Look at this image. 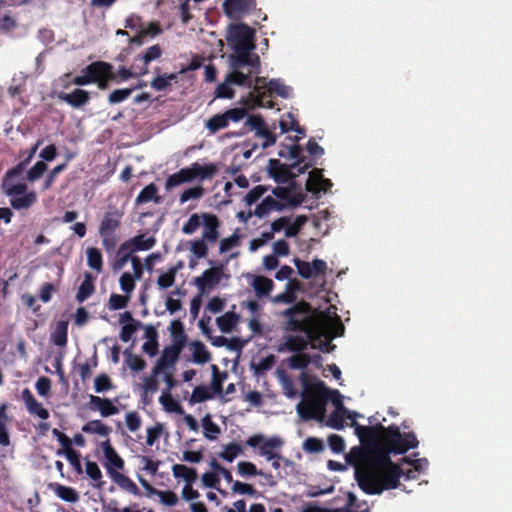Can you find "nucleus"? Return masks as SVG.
Here are the masks:
<instances>
[{
  "label": "nucleus",
  "mask_w": 512,
  "mask_h": 512,
  "mask_svg": "<svg viewBox=\"0 0 512 512\" xmlns=\"http://www.w3.org/2000/svg\"><path fill=\"white\" fill-rule=\"evenodd\" d=\"M403 470L391 460L390 454L380 448L365 453V461L355 463V478L363 492L379 495L384 490L398 487Z\"/></svg>",
  "instance_id": "nucleus-1"
},
{
  "label": "nucleus",
  "mask_w": 512,
  "mask_h": 512,
  "mask_svg": "<svg viewBox=\"0 0 512 512\" xmlns=\"http://www.w3.org/2000/svg\"><path fill=\"white\" fill-rule=\"evenodd\" d=\"M403 470L391 460L390 454L380 448L365 453V461L355 463V478L363 492L379 495L384 490L398 487Z\"/></svg>",
  "instance_id": "nucleus-2"
},
{
  "label": "nucleus",
  "mask_w": 512,
  "mask_h": 512,
  "mask_svg": "<svg viewBox=\"0 0 512 512\" xmlns=\"http://www.w3.org/2000/svg\"><path fill=\"white\" fill-rule=\"evenodd\" d=\"M234 52L235 54L229 57L231 71L226 74L224 81L217 86L214 96H234V86H251L250 77L238 69L244 66L257 68L260 64V58L252 53L253 50H235Z\"/></svg>",
  "instance_id": "nucleus-3"
},
{
  "label": "nucleus",
  "mask_w": 512,
  "mask_h": 512,
  "mask_svg": "<svg viewBox=\"0 0 512 512\" xmlns=\"http://www.w3.org/2000/svg\"><path fill=\"white\" fill-rule=\"evenodd\" d=\"M302 401L297 404L296 410L304 421H323L326 415V406L329 401L330 388L324 382L315 379L313 382L304 381Z\"/></svg>",
  "instance_id": "nucleus-4"
},
{
  "label": "nucleus",
  "mask_w": 512,
  "mask_h": 512,
  "mask_svg": "<svg viewBox=\"0 0 512 512\" xmlns=\"http://www.w3.org/2000/svg\"><path fill=\"white\" fill-rule=\"evenodd\" d=\"M281 316L285 318L283 329L286 332L304 333L308 338L314 337V321L312 306L301 300L293 306L282 311Z\"/></svg>",
  "instance_id": "nucleus-5"
},
{
  "label": "nucleus",
  "mask_w": 512,
  "mask_h": 512,
  "mask_svg": "<svg viewBox=\"0 0 512 512\" xmlns=\"http://www.w3.org/2000/svg\"><path fill=\"white\" fill-rule=\"evenodd\" d=\"M382 445L388 454H403L409 449L416 448L419 444L413 432L401 433L397 425L392 424L381 430Z\"/></svg>",
  "instance_id": "nucleus-6"
},
{
  "label": "nucleus",
  "mask_w": 512,
  "mask_h": 512,
  "mask_svg": "<svg viewBox=\"0 0 512 512\" xmlns=\"http://www.w3.org/2000/svg\"><path fill=\"white\" fill-rule=\"evenodd\" d=\"M354 427L355 433L364 448L362 450H352L348 457L349 462H352V459H355V463H362L365 461V453L367 451L376 448L384 450V446L380 443L381 430H384V426L382 424L379 423L375 426H363L354 422Z\"/></svg>",
  "instance_id": "nucleus-7"
},
{
  "label": "nucleus",
  "mask_w": 512,
  "mask_h": 512,
  "mask_svg": "<svg viewBox=\"0 0 512 512\" xmlns=\"http://www.w3.org/2000/svg\"><path fill=\"white\" fill-rule=\"evenodd\" d=\"M115 78L116 74L111 64L96 61L83 68L81 74L76 76L73 82L78 86L96 83L99 88L104 89L108 86L109 82L114 81Z\"/></svg>",
  "instance_id": "nucleus-8"
},
{
  "label": "nucleus",
  "mask_w": 512,
  "mask_h": 512,
  "mask_svg": "<svg viewBox=\"0 0 512 512\" xmlns=\"http://www.w3.org/2000/svg\"><path fill=\"white\" fill-rule=\"evenodd\" d=\"M123 213L115 207H109L104 213L99 224V235L102 240V246L107 253L115 250L119 237L117 231L121 227Z\"/></svg>",
  "instance_id": "nucleus-9"
},
{
  "label": "nucleus",
  "mask_w": 512,
  "mask_h": 512,
  "mask_svg": "<svg viewBox=\"0 0 512 512\" xmlns=\"http://www.w3.org/2000/svg\"><path fill=\"white\" fill-rule=\"evenodd\" d=\"M3 189L9 197L11 207L17 211H27L37 202L36 192L28 191V186L25 183L4 180Z\"/></svg>",
  "instance_id": "nucleus-10"
},
{
  "label": "nucleus",
  "mask_w": 512,
  "mask_h": 512,
  "mask_svg": "<svg viewBox=\"0 0 512 512\" xmlns=\"http://www.w3.org/2000/svg\"><path fill=\"white\" fill-rule=\"evenodd\" d=\"M255 30L245 23L230 24L227 29L226 40L235 50H254Z\"/></svg>",
  "instance_id": "nucleus-11"
},
{
  "label": "nucleus",
  "mask_w": 512,
  "mask_h": 512,
  "mask_svg": "<svg viewBox=\"0 0 512 512\" xmlns=\"http://www.w3.org/2000/svg\"><path fill=\"white\" fill-rule=\"evenodd\" d=\"M246 125L249 126L251 130L255 131L257 138L264 139L261 144L262 148L266 149L276 143L277 135L269 129L261 115H249L246 120Z\"/></svg>",
  "instance_id": "nucleus-12"
},
{
  "label": "nucleus",
  "mask_w": 512,
  "mask_h": 512,
  "mask_svg": "<svg viewBox=\"0 0 512 512\" xmlns=\"http://www.w3.org/2000/svg\"><path fill=\"white\" fill-rule=\"evenodd\" d=\"M293 169L296 168L283 164L278 159H270L268 162L269 174L277 183H287L297 177L299 174L293 172Z\"/></svg>",
  "instance_id": "nucleus-13"
},
{
  "label": "nucleus",
  "mask_w": 512,
  "mask_h": 512,
  "mask_svg": "<svg viewBox=\"0 0 512 512\" xmlns=\"http://www.w3.org/2000/svg\"><path fill=\"white\" fill-rule=\"evenodd\" d=\"M255 7L256 0H224L222 4L225 15L231 19L249 13Z\"/></svg>",
  "instance_id": "nucleus-14"
},
{
  "label": "nucleus",
  "mask_w": 512,
  "mask_h": 512,
  "mask_svg": "<svg viewBox=\"0 0 512 512\" xmlns=\"http://www.w3.org/2000/svg\"><path fill=\"white\" fill-rule=\"evenodd\" d=\"M203 232L202 237L209 243H214L219 238L220 221L215 214L203 212L201 214Z\"/></svg>",
  "instance_id": "nucleus-15"
},
{
  "label": "nucleus",
  "mask_w": 512,
  "mask_h": 512,
  "mask_svg": "<svg viewBox=\"0 0 512 512\" xmlns=\"http://www.w3.org/2000/svg\"><path fill=\"white\" fill-rule=\"evenodd\" d=\"M183 349L173 345L164 348L161 357L157 360L152 369L154 375L160 374L165 368L172 367L178 360Z\"/></svg>",
  "instance_id": "nucleus-16"
},
{
  "label": "nucleus",
  "mask_w": 512,
  "mask_h": 512,
  "mask_svg": "<svg viewBox=\"0 0 512 512\" xmlns=\"http://www.w3.org/2000/svg\"><path fill=\"white\" fill-rule=\"evenodd\" d=\"M256 86L259 88H265L266 92L270 95L275 94L276 96H289L293 93V88L286 85L281 79H270L267 81L264 78L257 79Z\"/></svg>",
  "instance_id": "nucleus-17"
},
{
  "label": "nucleus",
  "mask_w": 512,
  "mask_h": 512,
  "mask_svg": "<svg viewBox=\"0 0 512 512\" xmlns=\"http://www.w3.org/2000/svg\"><path fill=\"white\" fill-rule=\"evenodd\" d=\"M156 239L153 236L146 237L145 234H139L124 241L121 244V250H130V252L147 251L154 247Z\"/></svg>",
  "instance_id": "nucleus-18"
},
{
  "label": "nucleus",
  "mask_w": 512,
  "mask_h": 512,
  "mask_svg": "<svg viewBox=\"0 0 512 512\" xmlns=\"http://www.w3.org/2000/svg\"><path fill=\"white\" fill-rule=\"evenodd\" d=\"M312 338H308V335L305 334V336L302 335H289L285 337V341L283 344H281L278 347L279 352L283 351H289V352H296V353H302L305 351L309 346V341Z\"/></svg>",
  "instance_id": "nucleus-19"
},
{
  "label": "nucleus",
  "mask_w": 512,
  "mask_h": 512,
  "mask_svg": "<svg viewBox=\"0 0 512 512\" xmlns=\"http://www.w3.org/2000/svg\"><path fill=\"white\" fill-rule=\"evenodd\" d=\"M222 277L221 267H212L205 270L200 277L195 279V285L204 291L206 288H212L217 285Z\"/></svg>",
  "instance_id": "nucleus-20"
},
{
  "label": "nucleus",
  "mask_w": 512,
  "mask_h": 512,
  "mask_svg": "<svg viewBox=\"0 0 512 512\" xmlns=\"http://www.w3.org/2000/svg\"><path fill=\"white\" fill-rule=\"evenodd\" d=\"M188 170L191 175V181H194L195 179L203 181L206 179H212L217 174L218 167L215 163L201 165L198 162H195L188 167Z\"/></svg>",
  "instance_id": "nucleus-21"
},
{
  "label": "nucleus",
  "mask_w": 512,
  "mask_h": 512,
  "mask_svg": "<svg viewBox=\"0 0 512 512\" xmlns=\"http://www.w3.org/2000/svg\"><path fill=\"white\" fill-rule=\"evenodd\" d=\"M287 153L289 154V159L294 160L292 167L297 169L298 174H304L309 168L314 165L313 161L305 162V157L303 156V149L298 144H292L287 148Z\"/></svg>",
  "instance_id": "nucleus-22"
},
{
  "label": "nucleus",
  "mask_w": 512,
  "mask_h": 512,
  "mask_svg": "<svg viewBox=\"0 0 512 512\" xmlns=\"http://www.w3.org/2000/svg\"><path fill=\"white\" fill-rule=\"evenodd\" d=\"M22 399L25 403L26 409L30 414L36 415L43 420L49 418L48 410L44 408L42 404L35 399V397L28 388H25L22 391Z\"/></svg>",
  "instance_id": "nucleus-23"
},
{
  "label": "nucleus",
  "mask_w": 512,
  "mask_h": 512,
  "mask_svg": "<svg viewBox=\"0 0 512 512\" xmlns=\"http://www.w3.org/2000/svg\"><path fill=\"white\" fill-rule=\"evenodd\" d=\"M101 448L104 453V457L107 461L105 464L106 469L122 470L124 468V460L118 455L116 450L113 448L111 441L107 438L106 441L101 443Z\"/></svg>",
  "instance_id": "nucleus-24"
},
{
  "label": "nucleus",
  "mask_w": 512,
  "mask_h": 512,
  "mask_svg": "<svg viewBox=\"0 0 512 512\" xmlns=\"http://www.w3.org/2000/svg\"><path fill=\"white\" fill-rule=\"evenodd\" d=\"M108 474L112 478V480L123 490L131 493L134 496L140 495V490L137 485L126 475L108 468Z\"/></svg>",
  "instance_id": "nucleus-25"
},
{
  "label": "nucleus",
  "mask_w": 512,
  "mask_h": 512,
  "mask_svg": "<svg viewBox=\"0 0 512 512\" xmlns=\"http://www.w3.org/2000/svg\"><path fill=\"white\" fill-rule=\"evenodd\" d=\"M282 445L283 441L279 437H271L260 446L259 455L267 460L283 459V456L275 451Z\"/></svg>",
  "instance_id": "nucleus-26"
},
{
  "label": "nucleus",
  "mask_w": 512,
  "mask_h": 512,
  "mask_svg": "<svg viewBox=\"0 0 512 512\" xmlns=\"http://www.w3.org/2000/svg\"><path fill=\"white\" fill-rule=\"evenodd\" d=\"M285 208V204L274 199L272 196H267L263 201L256 207L254 215L259 218H263L268 215L271 211H282Z\"/></svg>",
  "instance_id": "nucleus-27"
},
{
  "label": "nucleus",
  "mask_w": 512,
  "mask_h": 512,
  "mask_svg": "<svg viewBox=\"0 0 512 512\" xmlns=\"http://www.w3.org/2000/svg\"><path fill=\"white\" fill-rule=\"evenodd\" d=\"M279 126L281 129V134L287 133L288 131H295L302 136H305L306 134L305 128L299 125L296 116L292 112H287L285 115H283L279 122Z\"/></svg>",
  "instance_id": "nucleus-28"
},
{
  "label": "nucleus",
  "mask_w": 512,
  "mask_h": 512,
  "mask_svg": "<svg viewBox=\"0 0 512 512\" xmlns=\"http://www.w3.org/2000/svg\"><path fill=\"white\" fill-rule=\"evenodd\" d=\"M169 330L172 345L183 349L187 341L183 323L180 320H173L170 324Z\"/></svg>",
  "instance_id": "nucleus-29"
},
{
  "label": "nucleus",
  "mask_w": 512,
  "mask_h": 512,
  "mask_svg": "<svg viewBox=\"0 0 512 512\" xmlns=\"http://www.w3.org/2000/svg\"><path fill=\"white\" fill-rule=\"evenodd\" d=\"M51 341L56 346H66L68 341V321L67 320H60L58 321L52 332H51Z\"/></svg>",
  "instance_id": "nucleus-30"
},
{
  "label": "nucleus",
  "mask_w": 512,
  "mask_h": 512,
  "mask_svg": "<svg viewBox=\"0 0 512 512\" xmlns=\"http://www.w3.org/2000/svg\"><path fill=\"white\" fill-rule=\"evenodd\" d=\"M95 277L91 274L86 272L84 274V279L82 283L80 284L77 294H76V300L80 303L84 302L86 299H88L95 291V285H94Z\"/></svg>",
  "instance_id": "nucleus-31"
},
{
  "label": "nucleus",
  "mask_w": 512,
  "mask_h": 512,
  "mask_svg": "<svg viewBox=\"0 0 512 512\" xmlns=\"http://www.w3.org/2000/svg\"><path fill=\"white\" fill-rule=\"evenodd\" d=\"M347 416L349 419L352 420V425L354 426L355 417L358 416V413L356 412H344L341 410H334L328 420L327 425L333 429L336 430H342L344 428V417Z\"/></svg>",
  "instance_id": "nucleus-32"
},
{
  "label": "nucleus",
  "mask_w": 512,
  "mask_h": 512,
  "mask_svg": "<svg viewBox=\"0 0 512 512\" xmlns=\"http://www.w3.org/2000/svg\"><path fill=\"white\" fill-rule=\"evenodd\" d=\"M153 201L155 203L161 202V197L158 195V187L154 183L145 186L136 197V204H144Z\"/></svg>",
  "instance_id": "nucleus-33"
},
{
  "label": "nucleus",
  "mask_w": 512,
  "mask_h": 512,
  "mask_svg": "<svg viewBox=\"0 0 512 512\" xmlns=\"http://www.w3.org/2000/svg\"><path fill=\"white\" fill-rule=\"evenodd\" d=\"M252 286L259 298L268 296L274 288V282L264 276H255Z\"/></svg>",
  "instance_id": "nucleus-34"
},
{
  "label": "nucleus",
  "mask_w": 512,
  "mask_h": 512,
  "mask_svg": "<svg viewBox=\"0 0 512 512\" xmlns=\"http://www.w3.org/2000/svg\"><path fill=\"white\" fill-rule=\"evenodd\" d=\"M172 473L175 478L184 479L186 484H193L198 477L196 469L183 464H174L172 466Z\"/></svg>",
  "instance_id": "nucleus-35"
},
{
  "label": "nucleus",
  "mask_w": 512,
  "mask_h": 512,
  "mask_svg": "<svg viewBox=\"0 0 512 512\" xmlns=\"http://www.w3.org/2000/svg\"><path fill=\"white\" fill-rule=\"evenodd\" d=\"M192 349L193 362L196 364H205L210 361L211 354L201 341H193L190 343Z\"/></svg>",
  "instance_id": "nucleus-36"
},
{
  "label": "nucleus",
  "mask_w": 512,
  "mask_h": 512,
  "mask_svg": "<svg viewBox=\"0 0 512 512\" xmlns=\"http://www.w3.org/2000/svg\"><path fill=\"white\" fill-rule=\"evenodd\" d=\"M81 430L87 434H97L103 437H108L111 433V428L101 420H91L84 424Z\"/></svg>",
  "instance_id": "nucleus-37"
},
{
  "label": "nucleus",
  "mask_w": 512,
  "mask_h": 512,
  "mask_svg": "<svg viewBox=\"0 0 512 512\" xmlns=\"http://www.w3.org/2000/svg\"><path fill=\"white\" fill-rule=\"evenodd\" d=\"M87 265L97 273L103 271V257L101 251L96 247H89L86 250Z\"/></svg>",
  "instance_id": "nucleus-38"
},
{
  "label": "nucleus",
  "mask_w": 512,
  "mask_h": 512,
  "mask_svg": "<svg viewBox=\"0 0 512 512\" xmlns=\"http://www.w3.org/2000/svg\"><path fill=\"white\" fill-rule=\"evenodd\" d=\"M212 370V381L210 385V390L215 394H222L223 392V382L228 377L227 372H221L217 365H211Z\"/></svg>",
  "instance_id": "nucleus-39"
},
{
  "label": "nucleus",
  "mask_w": 512,
  "mask_h": 512,
  "mask_svg": "<svg viewBox=\"0 0 512 512\" xmlns=\"http://www.w3.org/2000/svg\"><path fill=\"white\" fill-rule=\"evenodd\" d=\"M186 182H192L188 167L182 168L178 172L170 175L166 180L165 188L170 190Z\"/></svg>",
  "instance_id": "nucleus-40"
},
{
  "label": "nucleus",
  "mask_w": 512,
  "mask_h": 512,
  "mask_svg": "<svg viewBox=\"0 0 512 512\" xmlns=\"http://www.w3.org/2000/svg\"><path fill=\"white\" fill-rule=\"evenodd\" d=\"M239 321V315L234 312H226L222 316L216 319V323L219 329L224 333H229L237 325Z\"/></svg>",
  "instance_id": "nucleus-41"
},
{
  "label": "nucleus",
  "mask_w": 512,
  "mask_h": 512,
  "mask_svg": "<svg viewBox=\"0 0 512 512\" xmlns=\"http://www.w3.org/2000/svg\"><path fill=\"white\" fill-rule=\"evenodd\" d=\"M86 475L94 481V487L102 489L105 482L102 480V472L96 462L86 461L85 465Z\"/></svg>",
  "instance_id": "nucleus-42"
},
{
  "label": "nucleus",
  "mask_w": 512,
  "mask_h": 512,
  "mask_svg": "<svg viewBox=\"0 0 512 512\" xmlns=\"http://www.w3.org/2000/svg\"><path fill=\"white\" fill-rule=\"evenodd\" d=\"M54 492L60 499L66 502L75 503L79 500L78 492L72 487L56 483L54 486Z\"/></svg>",
  "instance_id": "nucleus-43"
},
{
  "label": "nucleus",
  "mask_w": 512,
  "mask_h": 512,
  "mask_svg": "<svg viewBox=\"0 0 512 512\" xmlns=\"http://www.w3.org/2000/svg\"><path fill=\"white\" fill-rule=\"evenodd\" d=\"M214 394L210 391V388L205 385L196 386L193 389L192 395L189 399L190 404L202 403L209 399H212Z\"/></svg>",
  "instance_id": "nucleus-44"
},
{
  "label": "nucleus",
  "mask_w": 512,
  "mask_h": 512,
  "mask_svg": "<svg viewBox=\"0 0 512 512\" xmlns=\"http://www.w3.org/2000/svg\"><path fill=\"white\" fill-rule=\"evenodd\" d=\"M243 453L240 444L231 442L223 447V451L219 453V457L227 462H232L238 455Z\"/></svg>",
  "instance_id": "nucleus-45"
},
{
  "label": "nucleus",
  "mask_w": 512,
  "mask_h": 512,
  "mask_svg": "<svg viewBox=\"0 0 512 512\" xmlns=\"http://www.w3.org/2000/svg\"><path fill=\"white\" fill-rule=\"evenodd\" d=\"M202 426L204 429V436L208 440H215L217 435L220 434V427L212 421L211 415L206 414L202 419Z\"/></svg>",
  "instance_id": "nucleus-46"
},
{
  "label": "nucleus",
  "mask_w": 512,
  "mask_h": 512,
  "mask_svg": "<svg viewBox=\"0 0 512 512\" xmlns=\"http://www.w3.org/2000/svg\"><path fill=\"white\" fill-rule=\"evenodd\" d=\"M322 169L315 168L309 173V178L306 182V190L308 192L317 193L320 191V183L323 180Z\"/></svg>",
  "instance_id": "nucleus-47"
},
{
  "label": "nucleus",
  "mask_w": 512,
  "mask_h": 512,
  "mask_svg": "<svg viewBox=\"0 0 512 512\" xmlns=\"http://www.w3.org/2000/svg\"><path fill=\"white\" fill-rule=\"evenodd\" d=\"M177 77L176 73L159 75L152 80L151 86L156 91H164L172 82H176Z\"/></svg>",
  "instance_id": "nucleus-48"
},
{
  "label": "nucleus",
  "mask_w": 512,
  "mask_h": 512,
  "mask_svg": "<svg viewBox=\"0 0 512 512\" xmlns=\"http://www.w3.org/2000/svg\"><path fill=\"white\" fill-rule=\"evenodd\" d=\"M182 267L180 263L177 267L170 268L167 272L159 275L157 284L161 289H167L171 287L175 282V276L179 268Z\"/></svg>",
  "instance_id": "nucleus-49"
},
{
  "label": "nucleus",
  "mask_w": 512,
  "mask_h": 512,
  "mask_svg": "<svg viewBox=\"0 0 512 512\" xmlns=\"http://www.w3.org/2000/svg\"><path fill=\"white\" fill-rule=\"evenodd\" d=\"M307 221L308 218L306 215L297 216L293 223L289 222V224L287 225L285 229V236L288 238L297 236Z\"/></svg>",
  "instance_id": "nucleus-50"
},
{
  "label": "nucleus",
  "mask_w": 512,
  "mask_h": 512,
  "mask_svg": "<svg viewBox=\"0 0 512 512\" xmlns=\"http://www.w3.org/2000/svg\"><path fill=\"white\" fill-rule=\"evenodd\" d=\"M311 363V356L306 353H297L288 359L291 369H305Z\"/></svg>",
  "instance_id": "nucleus-51"
},
{
  "label": "nucleus",
  "mask_w": 512,
  "mask_h": 512,
  "mask_svg": "<svg viewBox=\"0 0 512 512\" xmlns=\"http://www.w3.org/2000/svg\"><path fill=\"white\" fill-rule=\"evenodd\" d=\"M227 126H228V123H227L224 113L216 114V115L212 116L210 119H208V121L206 122V128L211 133H216L219 130L226 128Z\"/></svg>",
  "instance_id": "nucleus-52"
},
{
  "label": "nucleus",
  "mask_w": 512,
  "mask_h": 512,
  "mask_svg": "<svg viewBox=\"0 0 512 512\" xmlns=\"http://www.w3.org/2000/svg\"><path fill=\"white\" fill-rule=\"evenodd\" d=\"M203 238L195 239L190 242V250L197 259H202L208 255V246Z\"/></svg>",
  "instance_id": "nucleus-53"
},
{
  "label": "nucleus",
  "mask_w": 512,
  "mask_h": 512,
  "mask_svg": "<svg viewBox=\"0 0 512 512\" xmlns=\"http://www.w3.org/2000/svg\"><path fill=\"white\" fill-rule=\"evenodd\" d=\"M159 401L168 412H182L181 405L172 398L170 392H163L159 398Z\"/></svg>",
  "instance_id": "nucleus-54"
},
{
  "label": "nucleus",
  "mask_w": 512,
  "mask_h": 512,
  "mask_svg": "<svg viewBox=\"0 0 512 512\" xmlns=\"http://www.w3.org/2000/svg\"><path fill=\"white\" fill-rule=\"evenodd\" d=\"M130 301L129 295L111 294L108 301V308L110 310H120L127 307Z\"/></svg>",
  "instance_id": "nucleus-55"
},
{
  "label": "nucleus",
  "mask_w": 512,
  "mask_h": 512,
  "mask_svg": "<svg viewBox=\"0 0 512 512\" xmlns=\"http://www.w3.org/2000/svg\"><path fill=\"white\" fill-rule=\"evenodd\" d=\"M202 223L201 215L194 213L190 215L187 222L182 226V232L186 235H191L200 227Z\"/></svg>",
  "instance_id": "nucleus-56"
},
{
  "label": "nucleus",
  "mask_w": 512,
  "mask_h": 512,
  "mask_svg": "<svg viewBox=\"0 0 512 512\" xmlns=\"http://www.w3.org/2000/svg\"><path fill=\"white\" fill-rule=\"evenodd\" d=\"M133 252H130V250H121V245L119 246L118 248V251H117V258L116 260L114 261L113 263V271L114 272H118L120 271L126 264L127 262L130 260L131 261V254Z\"/></svg>",
  "instance_id": "nucleus-57"
},
{
  "label": "nucleus",
  "mask_w": 512,
  "mask_h": 512,
  "mask_svg": "<svg viewBox=\"0 0 512 512\" xmlns=\"http://www.w3.org/2000/svg\"><path fill=\"white\" fill-rule=\"evenodd\" d=\"M268 191V187L264 185H257L252 188L245 196V201L248 206H251L255 202H257L266 192Z\"/></svg>",
  "instance_id": "nucleus-58"
},
{
  "label": "nucleus",
  "mask_w": 512,
  "mask_h": 512,
  "mask_svg": "<svg viewBox=\"0 0 512 512\" xmlns=\"http://www.w3.org/2000/svg\"><path fill=\"white\" fill-rule=\"evenodd\" d=\"M238 473L242 476L262 475L263 470H258L252 462L241 461L237 465Z\"/></svg>",
  "instance_id": "nucleus-59"
},
{
  "label": "nucleus",
  "mask_w": 512,
  "mask_h": 512,
  "mask_svg": "<svg viewBox=\"0 0 512 512\" xmlns=\"http://www.w3.org/2000/svg\"><path fill=\"white\" fill-rule=\"evenodd\" d=\"M303 449L308 453H319L324 450V443L321 439L308 437L303 443Z\"/></svg>",
  "instance_id": "nucleus-60"
},
{
  "label": "nucleus",
  "mask_w": 512,
  "mask_h": 512,
  "mask_svg": "<svg viewBox=\"0 0 512 512\" xmlns=\"http://www.w3.org/2000/svg\"><path fill=\"white\" fill-rule=\"evenodd\" d=\"M47 170V165L44 161L36 162L30 170L27 172V180L30 182H34L38 180L44 172Z\"/></svg>",
  "instance_id": "nucleus-61"
},
{
  "label": "nucleus",
  "mask_w": 512,
  "mask_h": 512,
  "mask_svg": "<svg viewBox=\"0 0 512 512\" xmlns=\"http://www.w3.org/2000/svg\"><path fill=\"white\" fill-rule=\"evenodd\" d=\"M202 483L205 487L216 489L223 494L225 493L224 491H221L219 488L220 479L217 473L215 472H205L202 475Z\"/></svg>",
  "instance_id": "nucleus-62"
},
{
  "label": "nucleus",
  "mask_w": 512,
  "mask_h": 512,
  "mask_svg": "<svg viewBox=\"0 0 512 512\" xmlns=\"http://www.w3.org/2000/svg\"><path fill=\"white\" fill-rule=\"evenodd\" d=\"M293 263L297 268L298 274L302 278L309 279V278L313 277L311 263L300 260L299 258H294Z\"/></svg>",
  "instance_id": "nucleus-63"
},
{
  "label": "nucleus",
  "mask_w": 512,
  "mask_h": 512,
  "mask_svg": "<svg viewBox=\"0 0 512 512\" xmlns=\"http://www.w3.org/2000/svg\"><path fill=\"white\" fill-rule=\"evenodd\" d=\"M135 279L132 274L125 272L119 279L120 287L123 292L129 295L135 289Z\"/></svg>",
  "instance_id": "nucleus-64"
}]
</instances>
